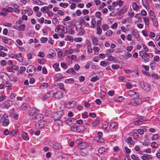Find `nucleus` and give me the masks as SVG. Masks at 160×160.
I'll use <instances>...</instances> for the list:
<instances>
[{"label":"nucleus","instance_id":"nucleus-48","mask_svg":"<svg viewBox=\"0 0 160 160\" xmlns=\"http://www.w3.org/2000/svg\"><path fill=\"white\" fill-rule=\"evenodd\" d=\"M65 53L68 54H72L74 52V50L72 49H68L66 50Z\"/></svg>","mask_w":160,"mask_h":160},{"label":"nucleus","instance_id":"nucleus-62","mask_svg":"<svg viewBox=\"0 0 160 160\" xmlns=\"http://www.w3.org/2000/svg\"><path fill=\"white\" fill-rule=\"evenodd\" d=\"M74 41L76 42H80L82 40V38L81 37L75 38H74Z\"/></svg>","mask_w":160,"mask_h":160},{"label":"nucleus","instance_id":"nucleus-46","mask_svg":"<svg viewBox=\"0 0 160 160\" xmlns=\"http://www.w3.org/2000/svg\"><path fill=\"white\" fill-rule=\"evenodd\" d=\"M69 25L68 26V29H73L74 28V25L72 21H70L68 22Z\"/></svg>","mask_w":160,"mask_h":160},{"label":"nucleus","instance_id":"nucleus-13","mask_svg":"<svg viewBox=\"0 0 160 160\" xmlns=\"http://www.w3.org/2000/svg\"><path fill=\"white\" fill-rule=\"evenodd\" d=\"M131 33L133 37L136 39H138L139 38V35L138 33L137 32L136 29H132L131 30Z\"/></svg>","mask_w":160,"mask_h":160},{"label":"nucleus","instance_id":"nucleus-3","mask_svg":"<svg viewBox=\"0 0 160 160\" xmlns=\"http://www.w3.org/2000/svg\"><path fill=\"white\" fill-rule=\"evenodd\" d=\"M1 122L2 123V125L4 126H7L8 125L9 123L8 116L7 114H5L2 116Z\"/></svg>","mask_w":160,"mask_h":160},{"label":"nucleus","instance_id":"nucleus-47","mask_svg":"<svg viewBox=\"0 0 160 160\" xmlns=\"http://www.w3.org/2000/svg\"><path fill=\"white\" fill-rule=\"evenodd\" d=\"M48 54L52 55V56H55L56 55V53L55 51L52 49H49L48 51Z\"/></svg>","mask_w":160,"mask_h":160},{"label":"nucleus","instance_id":"nucleus-42","mask_svg":"<svg viewBox=\"0 0 160 160\" xmlns=\"http://www.w3.org/2000/svg\"><path fill=\"white\" fill-rule=\"evenodd\" d=\"M66 72L68 73H70L72 74H75L76 72L72 68H69L66 71Z\"/></svg>","mask_w":160,"mask_h":160},{"label":"nucleus","instance_id":"nucleus-11","mask_svg":"<svg viewBox=\"0 0 160 160\" xmlns=\"http://www.w3.org/2000/svg\"><path fill=\"white\" fill-rule=\"evenodd\" d=\"M128 95L131 97L133 99L136 98L138 97L139 94L136 92H133L132 91L130 90L128 92Z\"/></svg>","mask_w":160,"mask_h":160},{"label":"nucleus","instance_id":"nucleus-20","mask_svg":"<svg viewBox=\"0 0 160 160\" xmlns=\"http://www.w3.org/2000/svg\"><path fill=\"white\" fill-rule=\"evenodd\" d=\"M70 129L72 131L74 132H79L81 131L80 127L76 125L71 126Z\"/></svg>","mask_w":160,"mask_h":160},{"label":"nucleus","instance_id":"nucleus-36","mask_svg":"<svg viewBox=\"0 0 160 160\" xmlns=\"http://www.w3.org/2000/svg\"><path fill=\"white\" fill-rule=\"evenodd\" d=\"M48 86V84L47 83H43L39 87V89H43L45 88H47Z\"/></svg>","mask_w":160,"mask_h":160},{"label":"nucleus","instance_id":"nucleus-43","mask_svg":"<svg viewBox=\"0 0 160 160\" xmlns=\"http://www.w3.org/2000/svg\"><path fill=\"white\" fill-rule=\"evenodd\" d=\"M65 40L66 41H69L71 42H72L73 41L72 37L71 36L69 35L65 37Z\"/></svg>","mask_w":160,"mask_h":160},{"label":"nucleus","instance_id":"nucleus-23","mask_svg":"<svg viewBox=\"0 0 160 160\" xmlns=\"http://www.w3.org/2000/svg\"><path fill=\"white\" fill-rule=\"evenodd\" d=\"M142 4L144 7L147 10L149 9V6L147 0H142Z\"/></svg>","mask_w":160,"mask_h":160},{"label":"nucleus","instance_id":"nucleus-59","mask_svg":"<svg viewBox=\"0 0 160 160\" xmlns=\"http://www.w3.org/2000/svg\"><path fill=\"white\" fill-rule=\"evenodd\" d=\"M6 76H8L6 73H5L3 72H2L0 73V78L2 79H3L4 77H5Z\"/></svg>","mask_w":160,"mask_h":160},{"label":"nucleus","instance_id":"nucleus-2","mask_svg":"<svg viewBox=\"0 0 160 160\" xmlns=\"http://www.w3.org/2000/svg\"><path fill=\"white\" fill-rule=\"evenodd\" d=\"M55 31L56 32L62 33L64 34H66L68 32L67 28L62 25L58 26L55 28Z\"/></svg>","mask_w":160,"mask_h":160},{"label":"nucleus","instance_id":"nucleus-18","mask_svg":"<svg viewBox=\"0 0 160 160\" xmlns=\"http://www.w3.org/2000/svg\"><path fill=\"white\" fill-rule=\"evenodd\" d=\"M54 149L56 150H60L62 148L61 145L57 143H54L53 145L51 146Z\"/></svg>","mask_w":160,"mask_h":160},{"label":"nucleus","instance_id":"nucleus-12","mask_svg":"<svg viewBox=\"0 0 160 160\" xmlns=\"http://www.w3.org/2000/svg\"><path fill=\"white\" fill-rule=\"evenodd\" d=\"M46 124V122L45 121H39L38 124L36 125V126L39 129L43 128Z\"/></svg>","mask_w":160,"mask_h":160},{"label":"nucleus","instance_id":"nucleus-40","mask_svg":"<svg viewBox=\"0 0 160 160\" xmlns=\"http://www.w3.org/2000/svg\"><path fill=\"white\" fill-rule=\"evenodd\" d=\"M159 137V135L158 134H155L153 135L151 137V139L152 141H156Z\"/></svg>","mask_w":160,"mask_h":160},{"label":"nucleus","instance_id":"nucleus-28","mask_svg":"<svg viewBox=\"0 0 160 160\" xmlns=\"http://www.w3.org/2000/svg\"><path fill=\"white\" fill-rule=\"evenodd\" d=\"M16 59L18 61L20 62H22L23 61V58L21 53L20 52L17 54Z\"/></svg>","mask_w":160,"mask_h":160},{"label":"nucleus","instance_id":"nucleus-58","mask_svg":"<svg viewBox=\"0 0 160 160\" xmlns=\"http://www.w3.org/2000/svg\"><path fill=\"white\" fill-rule=\"evenodd\" d=\"M153 60L154 62H158L160 61V57L158 55H156L153 57Z\"/></svg>","mask_w":160,"mask_h":160},{"label":"nucleus","instance_id":"nucleus-34","mask_svg":"<svg viewBox=\"0 0 160 160\" xmlns=\"http://www.w3.org/2000/svg\"><path fill=\"white\" fill-rule=\"evenodd\" d=\"M41 11L43 13H47L49 10L48 8L46 6H44L41 8Z\"/></svg>","mask_w":160,"mask_h":160},{"label":"nucleus","instance_id":"nucleus-14","mask_svg":"<svg viewBox=\"0 0 160 160\" xmlns=\"http://www.w3.org/2000/svg\"><path fill=\"white\" fill-rule=\"evenodd\" d=\"M53 96L55 98L59 99L62 98L63 94L61 92H58L54 93Z\"/></svg>","mask_w":160,"mask_h":160},{"label":"nucleus","instance_id":"nucleus-1","mask_svg":"<svg viewBox=\"0 0 160 160\" xmlns=\"http://www.w3.org/2000/svg\"><path fill=\"white\" fill-rule=\"evenodd\" d=\"M22 23V21L19 18L18 20L16 22L15 25L12 26V28L18 31H23L25 28L26 25L24 24H21Z\"/></svg>","mask_w":160,"mask_h":160},{"label":"nucleus","instance_id":"nucleus-38","mask_svg":"<svg viewBox=\"0 0 160 160\" xmlns=\"http://www.w3.org/2000/svg\"><path fill=\"white\" fill-rule=\"evenodd\" d=\"M60 7L63 8H66L68 7L69 4L66 2H61L59 4Z\"/></svg>","mask_w":160,"mask_h":160},{"label":"nucleus","instance_id":"nucleus-8","mask_svg":"<svg viewBox=\"0 0 160 160\" xmlns=\"http://www.w3.org/2000/svg\"><path fill=\"white\" fill-rule=\"evenodd\" d=\"M141 102L142 100L138 97L133 99L131 101L130 104L133 105H136L141 104Z\"/></svg>","mask_w":160,"mask_h":160},{"label":"nucleus","instance_id":"nucleus-9","mask_svg":"<svg viewBox=\"0 0 160 160\" xmlns=\"http://www.w3.org/2000/svg\"><path fill=\"white\" fill-rule=\"evenodd\" d=\"M36 68L32 65H29L27 68V72L29 74H33L35 72Z\"/></svg>","mask_w":160,"mask_h":160},{"label":"nucleus","instance_id":"nucleus-45","mask_svg":"<svg viewBox=\"0 0 160 160\" xmlns=\"http://www.w3.org/2000/svg\"><path fill=\"white\" fill-rule=\"evenodd\" d=\"M82 117L83 119L86 118L89 116L88 113L87 112H84L81 114Z\"/></svg>","mask_w":160,"mask_h":160},{"label":"nucleus","instance_id":"nucleus-5","mask_svg":"<svg viewBox=\"0 0 160 160\" xmlns=\"http://www.w3.org/2000/svg\"><path fill=\"white\" fill-rule=\"evenodd\" d=\"M139 55L144 61H147L150 58L149 54L143 51L140 52Z\"/></svg>","mask_w":160,"mask_h":160},{"label":"nucleus","instance_id":"nucleus-39","mask_svg":"<svg viewBox=\"0 0 160 160\" xmlns=\"http://www.w3.org/2000/svg\"><path fill=\"white\" fill-rule=\"evenodd\" d=\"M70 19V17L68 16H67L63 19V20L62 21V23L63 25H66V22L69 21Z\"/></svg>","mask_w":160,"mask_h":160},{"label":"nucleus","instance_id":"nucleus-44","mask_svg":"<svg viewBox=\"0 0 160 160\" xmlns=\"http://www.w3.org/2000/svg\"><path fill=\"white\" fill-rule=\"evenodd\" d=\"M16 45L17 47L22 45V42L19 39H18L16 41Z\"/></svg>","mask_w":160,"mask_h":160},{"label":"nucleus","instance_id":"nucleus-7","mask_svg":"<svg viewBox=\"0 0 160 160\" xmlns=\"http://www.w3.org/2000/svg\"><path fill=\"white\" fill-rule=\"evenodd\" d=\"M12 104V102L10 100H8L2 103L0 106L2 108H8Z\"/></svg>","mask_w":160,"mask_h":160},{"label":"nucleus","instance_id":"nucleus-22","mask_svg":"<svg viewBox=\"0 0 160 160\" xmlns=\"http://www.w3.org/2000/svg\"><path fill=\"white\" fill-rule=\"evenodd\" d=\"M38 109L35 108H31L29 112V114L30 116H32L38 112Z\"/></svg>","mask_w":160,"mask_h":160},{"label":"nucleus","instance_id":"nucleus-24","mask_svg":"<svg viewBox=\"0 0 160 160\" xmlns=\"http://www.w3.org/2000/svg\"><path fill=\"white\" fill-rule=\"evenodd\" d=\"M125 141L129 145H133L134 144V142L132 141V138L130 137H129L128 138H126Z\"/></svg>","mask_w":160,"mask_h":160},{"label":"nucleus","instance_id":"nucleus-15","mask_svg":"<svg viewBox=\"0 0 160 160\" xmlns=\"http://www.w3.org/2000/svg\"><path fill=\"white\" fill-rule=\"evenodd\" d=\"M132 22V19L129 17H127L123 19L121 21V23L122 24H126L127 23H130Z\"/></svg>","mask_w":160,"mask_h":160},{"label":"nucleus","instance_id":"nucleus-53","mask_svg":"<svg viewBox=\"0 0 160 160\" xmlns=\"http://www.w3.org/2000/svg\"><path fill=\"white\" fill-rule=\"evenodd\" d=\"M118 26V23L117 22H114L112 24L111 26V28L112 29H116Z\"/></svg>","mask_w":160,"mask_h":160},{"label":"nucleus","instance_id":"nucleus-57","mask_svg":"<svg viewBox=\"0 0 160 160\" xmlns=\"http://www.w3.org/2000/svg\"><path fill=\"white\" fill-rule=\"evenodd\" d=\"M45 60L44 58L40 59L38 60V62L40 64L43 65L45 63Z\"/></svg>","mask_w":160,"mask_h":160},{"label":"nucleus","instance_id":"nucleus-31","mask_svg":"<svg viewBox=\"0 0 160 160\" xmlns=\"http://www.w3.org/2000/svg\"><path fill=\"white\" fill-rule=\"evenodd\" d=\"M143 19L144 22L146 26H148L149 24L150 20L148 17H143Z\"/></svg>","mask_w":160,"mask_h":160},{"label":"nucleus","instance_id":"nucleus-16","mask_svg":"<svg viewBox=\"0 0 160 160\" xmlns=\"http://www.w3.org/2000/svg\"><path fill=\"white\" fill-rule=\"evenodd\" d=\"M146 120L145 118H141L139 120L135 121L133 123L135 125H139L142 124L143 121Z\"/></svg>","mask_w":160,"mask_h":160},{"label":"nucleus","instance_id":"nucleus-63","mask_svg":"<svg viewBox=\"0 0 160 160\" xmlns=\"http://www.w3.org/2000/svg\"><path fill=\"white\" fill-rule=\"evenodd\" d=\"M152 21L153 25L155 27H157L158 26V21L157 20H156L155 19L154 20H153V21Z\"/></svg>","mask_w":160,"mask_h":160},{"label":"nucleus","instance_id":"nucleus-6","mask_svg":"<svg viewBox=\"0 0 160 160\" xmlns=\"http://www.w3.org/2000/svg\"><path fill=\"white\" fill-rule=\"evenodd\" d=\"M110 130L111 132L116 131L118 129L117 124L115 122H112L109 126Z\"/></svg>","mask_w":160,"mask_h":160},{"label":"nucleus","instance_id":"nucleus-32","mask_svg":"<svg viewBox=\"0 0 160 160\" xmlns=\"http://www.w3.org/2000/svg\"><path fill=\"white\" fill-rule=\"evenodd\" d=\"M91 45V44L90 43H88L87 44V52L89 53H91L92 52V50Z\"/></svg>","mask_w":160,"mask_h":160},{"label":"nucleus","instance_id":"nucleus-55","mask_svg":"<svg viewBox=\"0 0 160 160\" xmlns=\"http://www.w3.org/2000/svg\"><path fill=\"white\" fill-rule=\"evenodd\" d=\"M151 146L153 148H156L158 147V144L155 142H153L152 143Z\"/></svg>","mask_w":160,"mask_h":160},{"label":"nucleus","instance_id":"nucleus-37","mask_svg":"<svg viewBox=\"0 0 160 160\" xmlns=\"http://www.w3.org/2000/svg\"><path fill=\"white\" fill-rule=\"evenodd\" d=\"M74 81L73 78H71L68 79H66L65 80L64 82L67 84L72 83Z\"/></svg>","mask_w":160,"mask_h":160},{"label":"nucleus","instance_id":"nucleus-60","mask_svg":"<svg viewBox=\"0 0 160 160\" xmlns=\"http://www.w3.org/2000/svg\"><path fill=\"white\" fill-rule=\"evenodd\" d=\"M48 38L46 37H42L40 39V41L43 43H46L48 41Z\"/></svg>","mask_w":160,"mask_h":160},{"label":"nucleus","instance_id":"nucleus-54","mask_svg":"<svg viewBox=\"0 0 160 160\" xmlns=\"http://www.w3.org/2000/svg\"><path fill=\"white\" fill-rule=\"evenodd\" d=\"M156 64L155 62H151L150 64L151 68L152 69H155L156 67Z\"/></svg>","mask_w":160,"mask_h":160},{"label":"nucleus","instance_id":"nucleus-10","mask_svg":"<svg viewBox=\"0 0 160 160\" xmlns=\"http://www.w3.org/2000/svg\"><path fill=\"white\" fill-rule=\"evenodd\" d=\"M141 86L143 89L147 92L149 91L150 88V86L148 84L143 82H141Z\"/></svg>","mask_w":160,"mask_h":160},{"label":"nucleus","instance_id":"nucleus-49","mask_svg":"<svg viewBox=\"0 0 160 160\" xmlns=\"http://www.w3.org/2000/svg\"><path fill=\"white\" fill-rule=\"evenodd\" d=\"M135 18L138 20V22H141L142 21L141 17L140 16L139 14H137L134 16Z\"/></svg>","mask_w":160,"mask_h":160},{"label":"nucleus","instance_id":"nucleus-25","mask_svg":"<svg viewBox=\"0 0 160 160\" xmlns=\"http://www.w3.org/2000/svg\"><path fill=\"white\" fill-rule=\"evenodd\" d=\"M156 18V15L155 13L152 10L150 11L149 18L151 21H153Z\"/></svg>","mask_w":160,"mask_h":160},{"label":"nucleus","instance_id":"nucleus-50","mask_svg":"<svg viewBox=\"0 0 160 160\" xmlns=\"http://www.w3.org/2000/svg\"><path fill=\"white\" fill-rule=\"evenodd\" d=\"M93 49L96 54H97L98 52L100 50V48L97 46L94 47L93 48Z\"/></svg>","mask_w":160,"mask_h":160},{"label":"nucleus","instance_id":"nucleus-27","mask_svg":"<svg viewBox=\"0 0 160 160\" xmlns=\"http://www.w3.org/2000/svg\"><path fill=\"white\" fill-rule=\"evenodd\" d=\"M92 41L93 45H97L98 44V38L95 36L92 37Z\"/></svg>","mask_w":160,"mask_h":160},{"label":"nucleus","instance_id":"nucleus-26","mask_svg":"<svg viewBox=\"0 0 160 160\" xmlns=\"http://www.w3.org/2000/svg\"><path fill=\"white\" fill-rule=\"evenodd\" d=\"M152 157L151 155L145 154L141 157V158L143 160H148L149 159H151Z\"/></svg>","mask_w":160,"mask_h":160},{"label":"nucleus","instance_id":"nucleus-29","mask_svg":"<svg viewBox=\"0 0 160 160\" xmlns=\"http://www.w3.org/2000/svg\"><path fill=\"white\" fill-rule=\"evenodd\" d=\"M59 65V63L58 62H56L53 65V68L56 72H58L60 70V69L58 68Z\"/></svg>","mask_w":160,"mask_h":160},{"label":"nucleus","instance_id":"nucleus-19","mask_svg":"<svg viewBox=\"0 0 160 160\" xmlns=\"http://www.w3.org/2000/svg\"><path fill=\"white\" fill-rule=\"evenodd\" d=\"M132 7L133 10L137 11L140 8L141 6H138L136 2H133L132 3Z\"/></svg>","mask_w":160,"mask_h":160},{"label":"nucleus","instance_id":"nucleus-41","mask_svg":"<svg viewBox=\"0 0 160 160\" xmlns=\"http://www.w3.org/2000/svg\"><path fill=\"white\" fill-rule=\"evenodd\" d=\"M28 107V105L27 104H23L20 107V109L21 110H24L27 109Z\"/></svg>","mask_w":160,"mask_h":160},{"label":"nucleus","instance_id":"nucleus-56","mask_svg":"<svg viewBox=\"0 0 160 160\" xmlns=\"http://www.w3.org/2000/svg\"><path fill=\"white\" fill-rule=\"evenodd\" d=\"M99 79V77H98V76H97L95 77H94L92 78L91 79L90 81L91 82H94L98 80Z\"/></svg>","mask_w":160,"mask_h":160},{"label":"nucleus","instance_id":"nucleus-52","mask_svg":"<svg viewBox=\"0 0 160 160\" xmlns=\"http://www.w3.org/2000/svg\"><path fill=\"white\" fill-rule=\"evenodd\" d=\"M115 100L118 102H121L124 100V98L122 96H119L116 98Z\"/></svg>","mask_w":160,"mask_h":160},{"label":"nucleus","instance_id":"nucleus-17","mask_svg":"<svg viewBox=\"0 0 160 160\" xmlns=\"http://www.w3.org/2000/svg\"><path fill=\"white\" fill-rule=\"evenodd\" d=\"M128 8V6L127 5L123 6L120 9L119 13L123 14L126 12Z\"/></svg>","mask_w":160,"mask_h":160},{"label":"nucleus","instance_id":"nucleus-30","mask_svg":"<svg viewBox=\"0 0 160 160\" xmlns=\"http://www.w3.org/2000/svg\"><path fill=\"white\" fill-rule=\"evenodd\" d=\"M88 146V144H86V143L82 142L80 144L78 145V147L81 149H84V148H87Z\"/></svg>","mask_w":160,"mask_h":160},{"label":"nucleus","instance_id":"nucleus-21","mask_svg":"<svg viewBox=\"0 0 160 160\" xmlns=\"http://www.w3.org/2000/svg\"><path fill=\"white\" fill-rule=\"evenodd\" d=\"M53 94L54 93L52 92V91L49 92L45 95L43 98V99H46L51 98L53 96Z\"/></svg>","mask_w":160,"mask_h":160},{"label":"nucleus","instance_id":"nucleus-4","mask_svg":"<svg viewBox=\"0 0 160 160\" xmlns=\"http://www.w3.org/2000/svg\"><path fill=\"white\" fill-rule=\"evenodd\" d=\"M76 105L75 101H73L71 102H67L65 104V107L67 108H72Z\"/></svg>","mask_w":160,"mask_h":160},{"label":"nucleus","instance_id":"nucleus-51","mask_svg":"<svg viewBox=\"0 0 160 160\" xmlns=\"http://www.w3.org/2000/svg\"><path fill=\"white\" fill-rule=\"evenodd\" d=\"M84 105L85 107L88 109H90L91 108V104L88 103V102L85 101Z\"/></svg>","mask_w":160,"mask_h":160},{"label":"nucleus","instance_id":"nucleus-64","mask_svg":"<svg viewBox=\"0 0 160 160\" xmlns=\"http://www.w3.org/2000/svg\"><path fill=\"white\" fill-rule=\"evenodd\" d=\"M112 34V32L110 30H108L106 33V35L108 37L111 36Z\"/></svg>","mask_w":160,"mask_h":160},{"label":"nucleus","instance_id":"nucleus-35","mask_svg":"<svg viewBox=\"0 0 160 160\" xmlns=\"http://www.w3.org/2000/svg\"><path fill=\"white\" fill-rule=\"evenodd\" d=\"M132 56V54L129 52H126L124 54V58L126 59H129Z\"/></svg>","mask_w":160,"mask_h":160},{"label":"nucleus","instance_id":"nucleus-61","mask_svg":"<svg viewBox=\"0 0 160 160\" xmlns=\"http://www.w3.org/2000/svg\"><path fill=\"white\" fill-rule=\"evenodd\" d=\"M57 13L60 16H63L64 14V10L62 11V10L59 9L58 11V12Z\"/></svg>","mask_w":160,"mask_h":160},{"label":"nucleus","instance_id":"nucleus-33","mask_svg":"<svg viewBox=\"0 0 160 160\" xmlns=\"http://www.w3.org/2000/svg\"><path fill=\"white\" fill-rule=\"evenodd\" d=\"M22 138L25 140H28L29 139L27 133L25 132H23L22 134Z\"/></svg>","mask_w":160,"mask_h":160}]
</instances>
